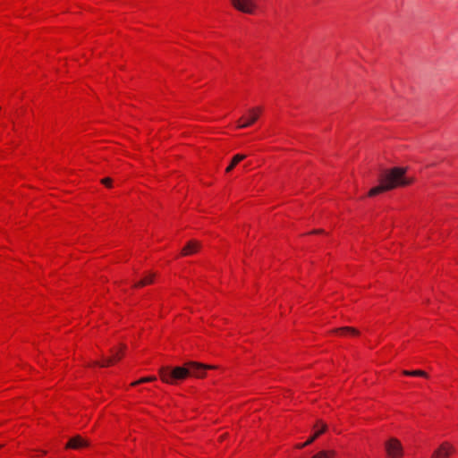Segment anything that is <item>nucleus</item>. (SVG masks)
Wrapping results in <instances>:
<instances>
[{
	"instance_id": "nucleus-1",
	"label": "nucleus",
	"mask_w": 458,
	"mask_h": 458,
	"mask_svg": "<svg viewBox=\"0 0 458 458\" xmlns=\"http://www.w3.org/2000/svg\"><path fill=\"white\" fill-rule=\"evenodd\" d=\"M405 173L406 169L403 167H394L386 171L385 174H381L379 184L369 191L368 196L375 197L394 188L410 185L411 181L405 177Z\"/></svg>"
},
{
	"instance_id": "nucleus-2",
	"label": "nucleus",
	"mask_w": 458,
	"mask_h": 458,
	"mask_svg": "<svg viewBox=\"0 0 458 458\" xmlns=\"http://www.w3.org/2000/svg\"><path fill=\"white\" fill-rule=\"evenodd\" d=\"M206 367L197 362H189L184 367L174 369L161 368L159 377L164 383L177 384L188 377H202L205 375Z\"/></svg>"
},
{
	"instance_id": "nucleus-3",
	"label": "nucleus",
	"mask_w": 458,
	"mask_h": 458,
	"mask_svg": "<svg viewBox=\"0 0 458 458\" xmlns=\"http://www.w3.org/2000/svg\"><path fill=\"white\" fill-rule=\"evenodd\" d=\"M230 4L236 11L249 15H255L259 8L258 0H230Z\"/></svg>"
},
{
	"instance_id": "nucleus-4",
	"label": "nucleus",
	"mask_w": 458,
	"mask_h": 458,
	"mask_svg": "<svg viewBox=\"0 0 458 458\" xmlns=\"http://www.w3.org/2000/svg\"><path fill=\"white\" fill-rule=\"evenodd\" d=\"M125 350L126 346L124 344H120L119 346L113 348L110 351V355L103 358L101 361H98V365L100 367H110L114 365L123 359Z\"/></svg>"
},
{
	"instance_id": "nucleus-5",
	"label": "nucleus",
	"mask_w": 458,
	"mask_h": 458,
	"mask_svg": "<svg viewBox=\"0 0 458 458\" xmlns=\"http://www.w3.org/2000/svg\"><path fill=\"white\" fill-rule=\"evenodd\" d=\"M385 450L388 458H399L404 454L403 445L396 437H390L386 441Z\"/></svg>"
},
{
	"instance_id": "nucleus-6",
	"label": "nucleus",
	"mask_w": 458,
	"mask_h": 458,
	"mask_svg": "<svg viewBox=\"0 0 458 458\" xmlns=\"http://www.w3.org/2000/svg\"><path fill=\"white\" fill-rule=\"evenodd\" d=\"M261 113L262 109L260 107H254L249 110L238 120V127L246 128L251 126L258 121Z\"/></svg>"
},
{
	"instance_id": "nucleus-7",
	"label": "nucleus",
	"mask_w": 458,
	"mask_h": 458,
	"mask_svg": "<svg viewBox=\"0 0 458 458\" xmlns=\"http://www.w3.org/2000/svg\"><path fill=\"white\" fill-rule=\"evenodd\" d=\"M314 429H315L314 434L305 443H303L301 445H297L298 448H301L303 446H306V445L311 444L315 439H317L320 435H322L326 431L327 425L322 423L321 421H318L315 425Z\"/></svg>"
},
{
	"instance_id": "nucleus-8",
	"label": "nucleus",
	"mask_w": 458,
	"mask_h": 458,
	"mask_svg": "<svg viewBox=\"0 0 458 458\" xmlns=\"http://www.w3.org/2000/svg\"><path fill=\"white\" fill-rule=\"evenodd\" d=\"M454 451L448 443H443L433 454L432 458H448Z\"/></svg>"
},
{
	"instance_id": "nucleus-9",
	"label": "nucleus",
	"mask_w": 458,
	"mask_h": 458,
	"mask_svg": "<svg viewBox=\"0 0 458 458\" xmlns=\"http://www.w3.org/2000/svg\"><path fill=\"white\" fill-rule=\"evenodd\" d=\"M87 445V442L81 437L76 436L72 437L67 443L65 447L70 449H80L85 447Z\"/></svg>"
},
{
	"instance_id": "nucleus-10",
	"label": "nucleus",
	"mask_w": 458,
	"mask_h": 458,
	"mask_svg": "<svg viewBox=\"0 0 458 458\" xmlns=\"http://www.w3.org/2000/svg\"><path fill=\"white\" fill-rule=\"evenodd\" d=\"M199 244L197 241H190L182 250V256H190L198 251Z\"/></svg>"
},
{
	"instance_id": "nucleus-11",
	"label": "nucleus",
	"mask_w": 458,
	"mask_h": 458,
	"mask_svg": "<svg viewBox=\"0 0 458 458\" xmlns=\"http://www.w3.org/2000/svg\"><path fill=\"white\" fill-rule=\"evenodd\" d=\"M155 276V274H147L143 278L135 283L133 286L135 288H141L149 285L154 283Z\"/></svg>"
},
{
	"instance_id": "nucleus-12",
	"label": "nucleus",
	"mask_w": 458,
	"mask_h": 458,
	"mask_svg": "<svg viewBox=\"0 0 458 458\" xmlns=\"http://www.w3.org/2000/svg\"><path fill=\"white\" fill-rule=\"evenodd\" d=\"M335 332L341 336H356L359 334L357 329L350 327L336 328Z\"/></svg>"
},
{
	"instance_id": "nucleus-13",
	"label": "nucleus",
	"mask_w": 458,
	"mask_h": 458,
	"mask_svg": "<svg viewBox=\"0 0 458 458\" xmlns=\"http://www.w3.org/2000/svg\"><path fill=\"white\" fill-rule=\"evenodd\" d=\"M246 157L243 154H236L233 156V157L231 160L230 165L226 167L225 172L229 173L231 172L240 162L244 160Z\"/></svg>"
},
{
	"instance_id": "nucleus-14",
	"label": "nucleus",
	"mask_w": 458,
	"mask_h": 458,
	"mask_svg": "<svg viewBox=\"0 0 458 458\" xmlns=\"http://www.w3.org/2000/svg\"><path fill=\"white\" fill-rule=\"evenodd\" d=\"M403 376L407 377H428V373L421 369H416V370H403Z\"/></svg>"
},
{
	"instance_id": "nucleus-15",
	"label": "nucleus",
	"mask_w": 458,
	"mask_h": 458,
	"mask_svg": "<svg viewBox=\"0 0 458 458\" xmlns=\"http://www.w3.org/2000/svg\"><path fill=\"white\" fill-rule=\"evenodd\" d=\"M335 452L334 451H320L311 458H334Z\"/></svg>"
},
{
	"instance_id": "nucleus-16",
	"label": "nucleus",
	"mask_w": 458,
	"mask_h": 458,
	"mask_svg": "<svg viewBox=\"0 0 458 458\" xmlns=\"http://www.w3.org/2000/svg\"><path fill=\"white\" fill-rule=\"evenodd\" d=\"M157 379L156 377H141L140 379L131 383V386H138L140 384H143V383H149V382H153Z\"/></svg>"
},
{
	"instance_id": "nucleus-17",
	"label": "nucleus",
	"mask_w": 458,
	"mask_h": 458,
	"mask_svg": "<svg viewBox=\"0 0 458 458\" xmlns=\"http://www.w3.org/2000/svg\"><path fill=\"white\" fill-rule=\"evenodd\" d=\"M101 182L107 188H111L113 185V180L110 177L103 178Z\"/></svg>"
},
{
	"instance_id": "nucleus-18",
	"label": "nucleus",
	"mask_w": 458,
	"mask_h": 458,
	"mask_svg": "<svg viewBox=\"0 0 458 458\" xmlns=\"http://www.w3.org/2000/svg\"><path fill=\"white\" fill-rule=\"evenodd\" d=\"M34 453H35L33 454L34 457H42L47 454V452L42 451V450H37V451H34Z\"/></svg>"
}]
</instances>
